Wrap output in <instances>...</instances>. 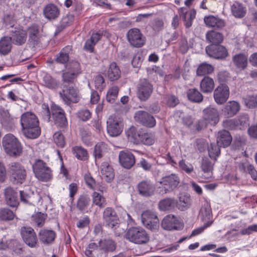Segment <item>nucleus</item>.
I'll use <instances>...</instances> for the list:
<instances>
[{"instance_id": "obj_12", "label": "nucleus", "mask_w": 257, "mask_h": 257, "mask_svg": "<svg viewBox=\"0 0 257 257\" xmlns=\"http://www.w3.org/2000/svg\"><path fill=\"white\" fill-rule=\"evenodd\" d=\"M161 226L166 230H181L184 227V224L176 216L169 214L162 220Z\"/></svg>"}, {"instance_id": "obj_2", "label": "nucleus", "mask_w": 257, "mask_h": 257, "mask_svg": "<svg viewBox=\"0 0 257 257\" xmlns=\"http://www.w3.org/2000/svg\"><path fill=\"white\" fill-rule=\"evenodd\" d=\"M80 64L72 60L65 65V70L62 72V86H76L77 78L81 73Z\"/></svg>"}, {"instance_id": "obj_53", "label": "nucleus", "mask_w": 257, "mask_h": 257, "mask_svg": "<svg viewBox=\"0 0 257 257\" xmlns=\"http://www.w3.org/2000/svg\"><path fill=\"white\" fill-rule=\"evenodd\" d=\"M43 82L45 85L50 89H56L58 86L57 80L48 74H46L44 76Z\"/></svg>"}, {"instance_id": "obj_56", "label": "nucleus", "mask_w": 257, "mask_h": 257, "mask_svg": "<svg viewBox=\"0 0 257 257\" xmlns=\"http://www.w3.org/2000/svg\"><path fill=\"white\" fill-rule=\"evenodd\" d=\"M54 141L57 147L63 148L65 147L66 142L64 135L62 132L58 131L56 132L53 135Z\"/></svg>"}, {"instance_id": "obj_57", "label": "nucleus", "mask_w": 257, "mask_h": 257, "mask_svg": "<svg viewBox=\"0 0 257 257\" xmlns=\"http://www.w3.org/2000/svg\"><path fill=\"white\" fill-rule=\"evenodd\" d=\"M239 126V129L242 130L246 127L248 125L249 117L248 115L245 113L240 114L237 118H236Z\"/></svg>"}, {"instance_id": "obj_58", "label": "nucleus", "mask_w": 257, "mask_h": 257, "mask_svg": "<svg viewBox=\"0 0 257 257\" xmlns=\"http://www.w3.org/2000/svg\"><path fill=\"white\" fill-rule=\"evenodd\" d=\"M27 37V33L25 31H19L16 33L14 40L17 45H21L26 42Z\"/></svg>"}, {"instance_id": "obj_15", "label": "nucleus", "mask_w": 257, "mask_h": 257, "mask_svg": "<svg viewBox=\"0 0 257 257\" xmlns=\"http://www.w3.org/2000/svg\"><path fill=\"white\" fill-rule=\"evenodd\" d=\"M229 94V88L227 85H218L213 92L215 102L219 105L224 104L228 100Z\"/></svg>"}, {"instance_id": "obj_52", "label": "nucleus", "mask_w": 257, "mask_h": 257, "mask_svg": "<svg viewBox=\"0 0 257 257\" xmlns=\"http://www.w3.org/2000/svg\"><path fill=\"white\" fill-rule=\"evenodd\" d=\"M119 89L116 86H113L110 88L106 94V100L110 103H113L116 99Z\"/></svg>"}, {"instance_id": "obj_21", "label": "nucleus", "mask_w": 257, "mask_h": 257, "mask_svg": "<svg viewBox=\"0 0 257 257\" xmlns=\"http://www.w3.org/2000/svg\"><path fill=\"white\" fill-rule=\"evenodd\" d=\"M137 189L139 194L144 197L153 195L155 190L154 185L148 180H143L139 183Z\"/></svg>"}, {"instance_id": "obj_5", "label": "nucleus", "mask_w": 257, "mask_h": 257, "mask_svg": "<svg viewBox=\"0 0 257 257\" xmlns=\"http://www.w3.org/2000/svg\"><path fill=\"white\" fill-rule=\"evenodd\" d=\"M61 88L59 95L64 104L70 106L79 102L80 96L77 86H62Z\"/></svg>"}, {"instance_id": "obj_1", "label": "nucleus", "mask_w": 257, "mask_h": 257, "mask_svg": "<svg viewBox=\"0 0 257 257\" xmlns=\"http://www.w3.org/2000/svg\"><path fill=\"white\" fill-rule=\"evenodd\" d=\"M22 132L27 138L35 139L41 135L39 121L35 114L31 111L23 113L21 116Z\"/></svg>"}, {"instance_id": "obj_23", "label": "nucleus", "mask_w": 257, "mask_h": 257, "mask_svg": "<svg viewBox=\"0 0 257 257\" xmlns=\"http://www.w3.org/2000/svg\"><path fill=\"white\" fill-rule=\"evenodd\" d=\"M103 36L109 38L110 37L111 34L108 32L104 30L93 33L90 38L86 41L84 48H93Z\"/></svg>"}, {"instance_id": "obj_7", "label": "nucleus", "mask_w": 257, "mask_h": 257, "mask_svg": "<svg viewBox=\"0 0 257 257\" xmlns=\"http://www.w3.org/2000/svg\"><path fill=\"white\" fill-rule=\"evenodd\" d=\"M125 236L127 239L136 244L146 243L149 240L148 233L141 227H131L128 229Z\"/></svg>"}, {"instance_id": "obj_64", "label": "nucleus", "mask_w": 257, "mask_h": 257, "mask_svg": "<svg viewBox=\"0 0 257 257\" xmlns=\"http://www.w3.org/2000/svg\"><path fill=\"white\" fill-rule=\"evenodd\" d=\"M144 59V56L142 53L138 52L134 56L132 60V64L134 68H140Z\"/></svg>"}, {"instance_id": "obj_51", "label": "nucleus", "mask_w": 257, "mask_h": 257, "mask_svg": "<svg viewBox=\"0 0 257 257\" xmlns=\"http://www.w3.org/2000/svg\"><path fill=\"white\" fill-rule=\"evenodd\" d=\"M220 147L217 143L216 144L210 143V145L208 146V154L210 158L216 159L220 155Z\"/></svg>"}, {"instance_id": "obj_47", "label": "nucleus", "mask_w": 257, "mask_h": 257, "mask_svg": "<svg viewBox=\"0 0 257 257\" xmlns=\"http://www.w3.org/2000/svg\"><path fill=\"white\" fill-rule=\"evenodd\" d=\"M15 216V213L10 209L8 208H0V220L10 221L13 220Z\"/></svg>"}, {"instance_id": "obj_31", "label": "nucleus", "mask_w": 257, "mask_h": 257, "mask_svg": "<svg viewBox=\"0 0 257 257\" xmlns=\"http://www.w3.org/2000/svg\"><path fill=\"white\" fill-rule=\"evenodd\" d=\"M43 14L48 20H55L60 15V10L55 5L49 4L44 7Z\"/></svg>"}, {"instance_id": "obj_10", "label": "nucleus", "mask_w": 257, "mask_h": 257, "mask_svg": "<svg viewBox=\"0 0 257 257\" xmlns=\"http://www.w3.org/2000/svg\"><path fill=\"white\" fill-rule=\"evenodd\" d=\"M126 38L130 45L136 48H141L146 42V37L138 28H132L126 33Z\"/></svg>"}, {"instance_id": "obj_60", "label": "nucleus", "mask_w": 257, "mask_h": 257, "mask_svg": "<svg viewBox=\"0 0 257 257\" xmlns=\"http://www.w3.org/2000/svg\"><path fill=\"white\" fill-rule=\"evenodd\" d=\"M84 180L87 186L93 190L96 189V182L89 173L85 174Z\"/></svg>"}, {"instance_id": "obj_32", "label": "nucleus", "mask_w": 257, "mask_h": 257, "mask_svg": "<svg viewBox=\"0 0 257 257\" xmlns=\"http://www.w3.org/2000/svg\"><path fill=\"white\" fill-rule=\"evenodd\" d=\"M101 176L107 182H110L114 178V173L113 168L107 162H103L100 167Z\"/></svg>"}, {"instance_id": "obj_30", "label": "nucleus", "mask_w": 257, "mask_h": 257, "mask_svg": "<svg viewBox=\"0 0 257 257\" xmlns=\"http://www.w3.org/2000/svg\"><path fill=\"white\" fill-rule=\"evenodd\" d=\"M240 109L239 103L235 101H229L222 109V113L226 117L235 115Z\"/></svg>"}, {"instance_id": "obj_4", "label": "nucleus", "mask_w": 257, "mask_h": 257, "mask_svg": "<svg viewBox=\"0 0 257 257\" xmlns=\"http://www.w3.org/2000/svg\"><path fill=\"white\" fill-rule=\"evenodd\" d=\"M35 177L40 181L47 182L52 178V171L46 162L41 159H36L32 165Z\"/></svg>"}, {"instance_id": "obj_14", "label": "nucleus", "mask_w": 257, "mask_h": 257, "mask_svg": "<svg viewBox=\"0 0 257 257\" xmlns=\"http://www.w3.org/2000/svg\"><path fill=\"white\" fill-rule=\"evenodd\" d=\"M21 234L25 243L31 248L36 247L38 238L36 232L31 227L23 226L21 229Z\"/></svg>"}, {"instance_id": "obj_63", "label": "nucleus", "mask_w": 257, "mask_h": 257, "mask_svg": "<svg viewBox=\"0 0 257 257\" xmlns=\"http://www.w3.org/2000/svg\"><path fill=\"white\" fill-rule=\"evenodd\" d=\"M217 77L219 85H226L225 83L227 82L230 77L229 73L226 71H220Z\"/></svg>"}, {"instance_id": "obj_50", "label": "nucleus", "mask_w": 257, "mask_h": 257, "mask_svg": "<svg viewBox=\"0 0 257 257\" xmlns=\"http://www.w3.org/2000/svg\"><path fill=\"white\" fill-rule=\"evenodd\" d=\"M231 11L233 15L237 18H242L245 14L242 5L237 2H235L232 5Z\"/></svg>"}, {"instance_id": "obj_44", "label": "nucleus", "mask_w": 257, "mask_h": 257, "mask_svg": "<svg viewBox=\"0 0 257 257\" xmlns=\"http://www.w3.org/2000/svg\"><path fill=\"white\" fill-rule=\"evenodd\" d=\"M179 201L177 203L178 209L184 211L187 209L191 204L190 196L187 194L181 195L179 197Z\"/></svg>"}, {"instance_id": "obj_49", "label": "nucleus", "mask_w": 257, "mask_h": 257, "mask_svg": "<svg viewBox=\"0 0 257 257\" xmlns=\"http://www.w3.org/2000/svg\"><path fill=\"white\" fill-rule=\"evenodd\" d=\"M213 70V66L210 64L202 63L198 66L196 74L198 76H203L211 73Z\"/></svg>"}, {"instance_id": "obj_13", "label": "nucleus", "mask_w": 257, "mask_h": 257, "mask_svg": "<svg viewBox=\"0 0 257 257\" xmlns=\"http://www.w3.org/2000/svg\"><path fill=\"white\" fill-rule=\"evenodd\" d=\"M102 218L105 225L111 229L115 228V226L118 224L119 217L112 207H107L104 209Z\"/></svg>"}, {"instance_id": "obj_18", "label": "nucleus", "mask_w": 257, "mask_h": 257, "mask_svg": "<svg viewBox=\"0 0 257 257\" xmlns=\"http://www.w3.org/2000/svg\"><path fill=\"white\" fill-rule=\"evenodd\" d=\"M106 123L107 132L110 136L117 137L122 132L123 126L116 118L109 117L107 120Z\"/></svg>"}, {"instance_id": "obj_25", "label": "nucleus", "mask_w": 257, "mask_h": 257, "mask_svg": "<svg viewBox=\"0 0 257 257\" xmlns=\"http://www.w3.org/2000/svg\"><path fill=\"white\" fill-rule=\"evenodd\" d=\"M6 201L8 205L17 208L19 204L18 194L11 187H8L5 190Z\"/></svg>"}, {"instance_id": "obj_33", "label": "nucleus", "mask_w": 257, "mask_h": 257, "mask_svg": "<svg viewBox=\"0 0 257 257\" xmlns=\"http://www.w3.org/2000/svg\"><path fill=\"white\" fill-rule=\"evenodd\" d=\"M91 202L90 197L86 194L79 195L76 203V208L82 213H87Z\"/></svg>"}, {"instance_id": "obj_38", "label": "nucleus", "mask_w": 257, "mask_h": 257, "mask_svg": "<svg viewBox=\"0 0 257 257\" xmlns=\"http://www.w3.org/2000/svg\"><path fill=\"white\" fill-rule=\"evenodd\" d=\"M72 153L77 160L85 161L87 160L89 155L87 150L81 146H76L72 148Z\"/></svg>"}, {"instance_id": "obj_8", "label": "nucleus", "mask_w": 257, "mask_h": 257, "mask_svg": "<svg viewBox=\"0 0 257 257\" xmlns=\"http://www.w3.org/2000/svg\"><path fill=\"white\" fill-rule=\"evenodd\" d=\"M9 172L11 178L15 183L22 184L26 179L27 172L24 167L19 162H12L9 165Z\"/></svg>"}, {"instance_id": "obj_40", "label": "nucleus", "mask_w": 257, "mask_h": 257, "mask_svg": "<svg viewBox=\"0 0 257 257\" xmlns=\"http://www.w3.org/2000/svg\"><path fill=\"white\" fill-rule=\"evenodd\" d=\"M206 54L216 59H223L228 56L227 49H205Z\"/></svg>"}, {"instance_id": "obj_39", "label": "nucleus", "mask_w": 257, "mask_h": 257, "mask_svg": "<svg viewBox=\"0 0 257 257\" xmlns=\"http://www.w3.org/2000/svg\"><path fill=\"white\" fill-rule=\"evenodd\" d=\"M199 215L202 221L208 222L213 221L212 220V214L210 205L208 203L204 204L200 209Z\"/></svg>"}, {"instance_id": "obj_20", "label": "nucleus", "mask_w": 257, "mask_h": 257, "mask_svg": "<svg viewBox=\"0 0 257 257\" xmlns=\"http://www.w3.org/2000/svg\"><path fill=\"white\" fill-rule=\"evenodd\" d=\"M118 159L121 166L127 169H131L136 163L135 156L129 151H120Z\"/></svg>"}, {"instance_id": "obj_61", "label": "nucleus", "mask_w": 257, "mask_h": 257, "mask_svg": "<svg viewBox=\"0 0 257 257\" xmlns=\"http://www.w3.org/2000/svg\"><path fill=\"white\" fill-rule=\"evenodd\" d=\"M246 106L252 108L257 107V95H252L247 96L244 99Z\"/></svg>"}, {"instance_id": "obj_29", "label": "nucleus", "mask_w": 257, "mask_h": 257, "mask_svg": "<svg viewBox=\"0 0 257 257\" xmlns=\"http://www.w3.org/2000/svg\"><path fill=\"white\" fill-rule=\"evenodd\" d=\"M232 140V137L228 131L222 130L218 132L216 143L220 147H228L231 144Z\"/></svg>"}, {"instance_id": "obj_34", "label": "nucleus", "mask_w": 257, "mask_h": 257, "mask_svg": "<svg viewBox=\"0 0 257 257\" xmlns=\"http://www.w3.org/2000/svg\"><path fill=\"white\" fill-rule=\"evenodd\" d=\"M215 83L213 78L205 76L200 83V88L204 93H211L214 88Z\"/></svg>"}, {"instance_id": "obj_9", "label": "nucleus", "mask_w": 257, "mask_h": 257, "mask_svg": "<svg viewBox=\"0 0 257 257\" xmlns=\"http://www.w3.org/2000/svg\"><path fill=\"white\" fill-rule=\"evenodd\" d=\"M52 118L54 124L60 128H65L68 126V121L64 110L58 105L52 103L51 105Z\"/></svg>"}, {"instance_id": "obj_43", "label": "nucleus", "mask_w": 257, "mask_h": 257, "mask_svg": "<svg viewBox=\"0 0 257 257\" xmlns=\"http://www.w3.org/2000/svg\"><path fill=\"white\" fill-rule=\"evenodd\" d=\"M93 204L98 206L99 208H103L107 204L106 198L104 196L97 192H93L92 194Z\"/></svg>"}, {"instance_id": "obj_48", "label": "nucleus", "mask_w": 257, "mask_h": 257, "mask_svg": "<svg viewBox=\"0 0 257 257\" xmlns=\"http://www.w3.org/2000/svg\"><path fill=\"white\" fill-rule=\"evenodd\" d=\"M164 100L165 104L169 107L173 108L179 103V99L178 97L173 94H166Z\"/></svg>"}, {"instance_id": "obj_45", "label": "nucleus", "mask_w": 257, "mask_h": 257, "mask_svg": "<svg viewBox=\"0 0 257 257\" xmlns=\"http://www.w3.org/2000/svg\"><path fill=\"white\" fill-rule=\"evenodd\" d=\"M107 151V145L103 142L98 143L94 147L93 155L95 159L101 158Z\"/></svg>"}, {"instance_id": "obj_24", "label": "nucleus", "mask_w": 257, "mask_h": 257, "mask_svg": "<svg viewBox=\"0 0 257 257\" xmlns=\"http://www.w3.org/2000/svg\"><path fill=\"white\" fill-rule=\"evenodd\" d=\"M180 17H181L185 23L186 28H189L192 26V21L195 19L196 12L194 9L189 11L185 8H181L178 10Z\"/></svg>"}, {"instance_id": "obj_35", "label": "nucleus", "mask_w": 257, "mask_h": 257, "mask_svg": "<svg viewBox=\"0 0 257 257\" xmlns=\"http://www.w3.org/2000/svg\"><path fill=\"white\" fill-rule=\"evenodd\" d=\"M177 203V200L174 198H166L159 201L158 207L161 211H170L174 209Z\"/></svg>"}, {"instance_id": "obj_11", "label": "nucleus", "mask_w": 257, "mask_h": 257, "mask_svg": "<svg viewBox=\"0 0 257 257\" xmlns=\"http://www.w3.org/2000/svg\"><path fill=\"white\" fill-rule=\"evenodd\" d=\"M153 86L146 78H141L137 85V96L142 101H146L153 92Z\"/></svg>"}, {"instance_id": "obj_59", "label": "nucleus", "mask_w": 257, "mask_h": 257, "mask_svg": "<svg viewBox=\"0 0 257 257\" xmlns=\"http://www.w3.org/2000/svg\"><path fill=\"white\" fill-rule=\"evenodd\" d=\"M69 59L68 53L61 51L55 56V62L57 63L66 65L69 62H68Z\"/></svg>"}, {"instance_id": "obj_55", "label": "nucleus", "mask_w": 257, "mask_h": 257, "mask_svg": "<svg viewBox=\"0 0 257 257\" xmlns=\"http://www.w3.org/2000/svg\"><path fill=\"white\" fill-rule=\"evenodd\" d=\"M102 243V248L103 250L107 251H113L116 248V244L115 242L111 239H105L102 242L101 240L99 243Z\"/></svg>"}, {"instance_id": "obj_16", "label": "nucleus", "mask_w": 257, "mask_h": 257, "mask_svg": "<svg viewBox=\"0 0 257 257\" xmlns=\"http://www.w3.org/2000/svg\"><path fill=\"white\" fill-rule=\"evenodd\" d=\"M134 117L136 121L148 127H153L155 126L156 123L154 116L145 111L138 110L136 111Z\"/></svg>"}, {"instance_id": "obj_27", "label": "nucleus", "mask_w": 257, "mask_h": 257, "mask_svg": "<svg viewBox=\"0 0 257 257\" xmlns=\"http://www.w3.org/2000/svg\"><path fill=\"white\" fill-rule=\"evenodd\" d=\"M204 22L208 27L213 28L215 29H220L225 26V22L223 20L212 15L205 16Z\"/></svg>"}, {"instance_id": "obj_54", "label": "nucleus", "mask_w": 257, "mask_h": 257, "mask_svg": "<svg viewBox=\"0 0 257 257\" xmlns=\"http://www.w3.org/2000/svg\"><path fill=\"white\" fill-rule=\"evenodd\" d=\"M140 144H143L147 146H151L155 142V137L152 134L143 133L141 136Z\"/></svg>"}, {"instance_id": "obj_62", "label": "nucleus", "mask_w": 257, "mask_h": 257, "mask_svg": "<svg viewBox=\"0 0 257 257\" xmlns=\"http://www.w3.org/2000/svg\"><path fill=\"white\" fill-rule=\"evenodd\" d=\"M94 84L95 88L100 91L105 87L104 79L101 75L98 74L95 76L94 78Z\"/></svg>"}, {"instance_id": "obj_36", "label": "nucleus", "mask_w": 257, "mask_h": 257, "mask_svg": "<svg viewBox=\"0 0 257 257\" xmlns=\"http://www.w3.org/2000/svg\"><path fill=\"white\" fill-rule=\"evenodd\" d=\"M107 76L110 81L118 80L121 76V71L119 67L114 62H111L107 72Z\"/></svg>"}, {"instance_id": "obj_3", "label": "nucleus", "mask_w": 257, "mask_h": 257, "mask_svg": "<svg viewBox=\"0 0 257 257\" xmlns=\"http://www.w3.org/2000/svg\"><path fill=\"white\" fill-rule=\"evenodd\" d=\"M2 144L5 152L10 157L17 158L22 155V144L13 134L5 135L3 139Z\"/></svg>"}, {"instance_id": "obj_22", "label": "nucleus", "mask_w": 257, "mask_h": 257, "mask_svg": "<svg viewBox=\"0 0 257 257\" xmlns=\"http://www.w3.org/2000/svg\"><path fill=\"white\" fill-rule=\"evenodd\" d=\"M203 118L208 123L215 125L219 121V116L217 109L214 107H208L203 110Z\"/></svg>"}, {"instance_id": "obj_42", "label": "nucleus", "mask_w": 257, "mask_h": 257, "mask_svg": "<svg viewBox=\"0 0 257 257\" xmlns=\"http://www.w3.org/2000/svg\"><path fill=\"white\" fill-rule=\"evenodd\" d=\"M206 39L212 45L217 46L221 43L223 40L222 34L215 31L209 32L206 34Z\"/></svg>"}, {"instance_id": "obj_6", "label": "nucleus", "mask_w": 257, "mask_h": 257, "mask_svg": "<svg viewBox=\"0 0 257 257\" xmlns=\"http://www.w3.org/2000/svg\"><path fill=\"white\" fill-rule=\"evenodd\" d=\"M180 178L178 175L172 173L166 175L161 179L160 183L161 186L158 187V192L161 194H166L173 191L178 186Z\"/></svg>"}, {"instance_id": "obj_17", "label": "nucleus", "mask_w": 257, "mask_h": 257, "mask_svg": "<svg viewBox=\"0 0 257 257\" xmlns=\"http://www.w3.org/2000/svg\"><path fill=\"white\" fill-rule=\"evenodd\" d=\"M141 219L144 225L151 230L156 229L158 226L159 219L157 215L150 210L143 212Z\"/></svg>"}, {"instance_id": "obj_26", "label": "nucleus", "mask_w": 257, "mask_h": 257, "mask_svg": "<svg viewBox=\"0 0 257 257\" xmlns=\"http://www.w3.org/2000/svg\"><path fill=\"white\" fill-rule=\"evenodd\" d=\"M38 236L41 243L48 245L53 242L56 237V233L52 230L42 229L40 230Z\"/></svg>"}, {"instance_id": "obj_46", "label": "nucleus", "mask_w": 257, "mask_h": 257, "mask_svg": "<svg viewBox=\"0 0 257 257\" xmlns=\"http://www.w3.org/2000/svg\"><path fill=\"white\" fill-rule=\"evenodd\" d=\"M47 217V214L38 212L32 215V220L37 227H42L44 226Z\"/></svg>"}, {"instance_id": "obj_19", "label": "nucleus", "mask_w": 257, "mask_h": 257, "mask_svg": "<svg viewBox=\"0 0 257 257\" xmlns=\"http://www.w3.org/2000/svg\"><path fill=\"white\" fill-rule=\"evenodd\" d=\"M0 123L2 126L8 131H11L14 128V118L10 115L8 109L4 108L0 109Z\"/></svg>"}, {"instance_id": "obj_41", "label": "nucleus", "mask_w": 257, "mask_h": 257, "mask_svg": "<svg viewBox=\"0 0 257 257\" xmlns=\"http://www.w3.org/2000/svg\"><path fill=\"white\" fill-rule=\"evenodd\" d=\"M188 99L191 102L200 103L202 101L203 96L196 88H190L187 92Z\"/></svg>"}, {"instance_id": "obj_28", "label": "nucleus", "mask_w": 257, "mask_h": 257, "mask_svg": "<svg viewBox=\"0 0 257 257\" xmlns=\"http://www.w3.org/2000/svg\"><path fill=\"white\" fill-rule=\"evenodd\" d=\"M232 63L237 69L244 70L247 66L248 56L243 53H239L232 57Z\"/></svg>"}, {"instance_id": "obj_37", "label": "nucleus", "mask_w": 257, "mask_h": 257, "mask_svg": "<svg viewBox=\"0 0 257 257\" xmlns=\"http://www.w3.org/2000/svg\"><path fill=\"white\" fill-rule=\"evenodd\" d=\"M142 133V132H138L134 126L130 127L125 132L128 140L136 145L140 144Z\"/></svg>"}]
</instances>
